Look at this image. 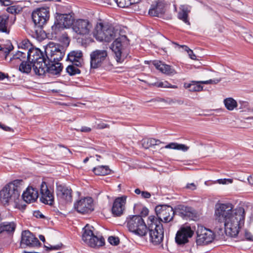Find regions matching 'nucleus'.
<instances>
[{
    "label": "nucleus",
    "instance_id": "1",
    "mask_svg": "<svg viewBox=\"0 0 253 253\" xmlns=\"http://www.w3.org/2000/svg\"><path fill=\"white\" fill-rule=\"evenodd\" d=\"M214 218L216 222L224 225L227 236L235 237L244 225L245 211L241 207L234 209L229 203H218L215 206Z\"/></svg>",
    "mask_w": 253,
    "mask_h": 253
},
{
    "label": "nucleus",
    "instance_id": "2",
    "mask_svg": "<svg viewBox=\"0 0 253 253\" xmlns=\"http://www.w3.org/2000/svg\"><path fill=\"white\" fill-rule=\"evenodd\" d=\"M24 182L16 179L6 184L0 191V202L3 205L16 203L20 197Z\"/></svg>",
    "mask_w": 253,
    "mask_h": 253
},
{
    "label": "nucleus",
    "instance_id": "3",
    "mask_svg": "<svg viewBox=\"0 0 253 253\" xmlns=\"http://www.w3.org/2000/svg\"><path fill=\"white\" fill-rule=\"evenodd\" d=\"M32 17L36 26L35 28H38V29H35L37 38L39 39L44 38L45 33L42 30V28L49 19V8L48 7L38 8L33 12Z\"/></svg>",
    "mask_w": 253,
    "mask_h": 253
},
{
    "label": "nucleus",
    "instance_id": "4",
    "mask_svg": "<svg viewBox=\"0 0 253 253\" xmlns=\"http://www.w3.org/2000/svg\"><path fill=\"white\" fill-rule=\"evenodd\" d=\"M115 41L111 44V48L115 55L117 62L122 63L128 55L126 47L128 44V41L126 36L121 35L118 30V35L115 36Z\"/></svg>",
    "mask_w": 253,
    "mask_h": 253
},
{
    "label": "nucleus",
    "instance_id": "5",
    "mask_svg": "<svg viewBox=\"0 0 253 253\" xmlns=\"http://www.w3.org/2000/svg\"><path fill=\"white\" fill-rule=\"evenodd\" d=\"M118 30L102 23H97L93 31V35L98 41L109 42L118 35Z\"/></svg>",
    "mask_w": 253,
    "mask_h": 253
},
{
    "label": "nucleus",
    "instance_id": "6",
    "mask_svg": "<svg viewBox=\"0 0 253 253\" xmlns=\"http://www.w3.org/2000/svg\"><path fill=\"white\" fill-rule=\"evenodd\" d=\"M148 231L150 241L154 245L160 244L164 238V228L161 223L154 215L148 217Z\"/></svg>",
    "mask_w": 253,
    "mask_h": 253
},
{
    "label": "nucleus",
    "instance_id": "7",
    "mask_svg": "<svg viewBox=\"0 0 253 253\" xmlns=\"http://www.w3.org/2000/svg\"><path fill=\"white\" fill-rule=\"evenodd\" d=\"M126 224L130 232L140 237H144L148 231V227L140 215H132L127 218Z\"/></svg>",
    "mask_w": 253,
    "mask_h": 253
},
{
    "label": "nucleus",
    "instance_id": "8",
    "mask_svg": "<svg viewBox=\"0 0 253 253\" xmlns=\"http://www.w3.org/2000/svg\"><path fill=\"white\" fill-rule=\"evenodd\" d=\"M55 18L54 24L51 27L52 32L55 34L65 28L72 27L75 20V14L72 11L68 13L57 12Z\"/></svg>",
    "mask_w": 253,
    "mask_h": 253
},
{
    "label": "nucleus",
    "instance_id": "9",
    "mask_svg": "<svg viewBox=\"0 0 253 253\" xmlns=\"http://www.w3.org/2000/svg\"><path fill=\"white\" fill-rule=\"evenodd\" d=\"M27 60L33 64V70L36 74H42L43 72L42 66L47 61L42 52L38 48H30L27 50Z\"/></svg>",
    "mask_w": 253,
    "mask_h": 253
},
{
    "label": "nucleus",
    "instance_id": "10",
    "mask_svg": "<svg viewBox=\"0 0 253 253\" xmlns=\"http://www.w3.org/2000/svg\"><path fill=\"white\" fill-rule=\"evenodd\" d=\"M93 28L92 22L86 18H78L74 21L72 29L77 35L80 37L89 35Z\"/></svg>",
    "mask_w": 253,
    "mask_h": 253
},
{
    "label": "nucleus",
    "instance_id": "11",
    "mask_svg": "<svg viewBox=\"0 0 253 253\" xmlns=\"http://www.w3.org/2000/svg\"><path fill=\"white\" fill-rule=\"evenodd\" d=\"M93 229L92 226L88 224L84 228V233L82 235L83 240L92 248L103 246L104 244V238L95 235L93 232Z\"/></svg>",
    "mask_w": 253,
    "mask_h": 253
},
{
    "label": "nucleus",
    "instance_id": "12",
    "mask_svg": "<svg viewBox=\"0 0 253 253\" xmlns=\"http://www.w3.org/2000/svg\"><path fill=\"white\" fill-rule=\"evenodd\" d=\"M44 50L49 61L59 62L65 54L63 47L52 42H49L45 46Z\"/></svg>",
    "mask_w": 253,
    "mask_h": 253
},
{
    "label": "nucleus",
    "instance_id": "13",
    "mask_svg": "<svg viewBox=\"0 0 253 253\" xmlns=\"http://www.w3.org/2000/svg\"><path fill=\"white\" fill-rule=\"evenodd\" d=\"M157 219L165 223L171 221L173 218L174 212L171 207L167 205L157 206L155 208Z\"/></svg>",
    "mask_w": 253,
    "mask_h": 253
},
{
    "label": "nucleus",
    "instance_id": "14",
    "mask_svg": "<svg viewBox=\"0 0 253 253\" xmlns=\"http://www.w3.org/2000/svg\"><path fill=\"white\" fill-rule=\"evenodd\" d=\"M108 53L106 50L96 49L90 54V67L96 69L102 66L107 60Z\"/></svg>",
    "mask_w": 253,
    "mask_h": 253
},
{
    "label": "nucleus",
    "instance_id": "15",
    "mask_svg": "<svg viewBox=\"0 0 253 253\" xmlns=\"http://www.w3.org/2000/svg\"><path fill=\"white\" fill-rule=\"evenodd\" d=\"M196 243L198 245H203L211 243L214 239V234L203 226H199L197 230Z\"/></svg>",
    "mask_w": 253,
    "mask_h": 253
},
{
    "label": "nucleus",
    "instance_id": "16",
    "mask_svg": "<svg viewBox=\"0 0 253 253\" xmlns=\"http://www.w3.org/2000/svg\"><path fill=\"white\" fill-rule=\"evenodd\" d=\"M40 245L41 243L38 239L29 230H25L22 232L21 246L23 248H34Z\"/></svg>",
    "mask_w": 253,
    "mask_h": 253
},
{
    "label": "nucleus",
    "instance_id": "17",
    "mask_svg": "<svg viewBox=\"0 0 253 253\" xmlns=\"http://www.w3.org/2000/svg\"><path fill=\"white\" fill-rule=\"evenodd\" d=\"M75 209L78 212L88 213L93 210V200L90 197L82 199L74 204Z\"/></svg>",
    "mask_w": 253,
    "mask_h": 253
},
{
    "label": "nucleus",
    "instance_id": "18",
    "mask_svg": "<svg viewBox=\"0 0 253 253\" xmlns=\"http://www.w3.org/2000/svg\"><path fill=\"white\" fill-rule=\"evenodd\" d=\"M15 20V16L10 17L6 14L0 15V32L8 35L10 32L11 27L14 23Z\"/></svg>",
    "mask_w": 253,
    "mask_h": 253
},
{
    "label": "nucleus",
    "instance_id": "19",
    "mask_svg": "<svg viewBox=\"0 0 253 253\" xmlns=\"http://www.w3.org/2000/svg\"><path fill=\"white\" fill-rule=\"evenodd\" d=\"M193 231L189 226L181 227L175 236V242L178 245H183L188 242V239L192 237Z\"/></svg>",
    "mask_w": 253,
    "mask_h": 253
},
{
    "label": "nucleus",
    "instance_id": "20",
    "mask_svg": "<svg viewBox=\"0 0 253 253\" xmlns=\"http://www.w3.org/2000/svg\"><path fill=\"white\" fill-rule=\"evenodd\" d=\"M40 193L41 194L40 200L42 203L49 205H52L53 204L54 196L53 192L48 188L45 182H42L41 184Z\"/></svg>",
    "mask_w": 253,
    "mask_h": 253
},
{
    "label": "nucleus",
    "instance_id": "21",
    "mask_svg": "<svg viewBox=\"0 0 253 253\" xmlns=\"http://www.w3.org/2000/svg\"><path fill=\"white\" fill-rule=\"evenodd\" d=\"M43 72L42 74H38V75H44L46 72L52 75H57L59 74L62 70L61 64L59 62L49 61L47 60L45 62L44 66H42Z\"/></svg>",
    "mask_w": 253,
    "mask_h": 253
},
{
    "label": "nucleus",
    "instance_id": "22",
    "mask_svg": "<svg viewBox=\"0 0 253 253\" xmlns=\"http://www.w3.org/2000/svg\"><path fill=\"white\" fill-rule=\"evenodd\" d=\"M57 197L66 203H71L72 201V193L71 188L59 185L56 187Z\"/></svg>",
    "mask_w": 253,
    "mask_h": 253
},
{
    "label": "nucleus",
    "instance_id": "23",
    "mask_svg": "<svg viewBox=\"0 0 253 253\" xmlns=\"http://www.w3.org/2000/svg\"><path fill=\"white\" fill-rule=\"evenodd\" d=\"M220 82V80H209L205 81H192L191 83L185 84V87L188 88L190 91H200L203 90V87L200 84H216Z\"/></svg>",
    "mask_w": 253,
    "mask_h": 253
},
{
    "label": "nucleus",
    "instance_id": "24",
    "mask_svg": "<svg viewBox=\"0 0 253 253\" xmlns=\"http://www.w3.org/2000/svg\"><path fill=\"white\" fill-rule=\"evenodd\" d=\"M126 202V197H118L115 199L112 208V211L114 215L118 216L123 213Z\"/></svg>",
    "mask_w": 253,
    "mask_h": 253
},
{
    "label": "nucleus",
    "instance_id": "25",
    "mask_svg": "<svg viewBox=\"0 0 253 253\" xmlns=\"http://www.w3.org/2000/svg\"><path fill=\"white\" fill-rule=\"evenodd\" d=\"M38 191L36 188L28 187L22 194L23 200L27 203L35 202L38 198Z\"/></svg>",
    "mask_w": 253,
    "mask_h": 253
},
{
    "label": "nucleus",
    "instance_id": "26",
    "mask_svg": "<svg viewBox=\"0 0 253 253\" xmlns=\"http://www.w3.org/2000/svg\"><path fill=\"white\" fill-rule=\"evenodd\" d=\"M67 60L74 63L77 66H81L83 61V52L81 50L71 51L68 54Z\"/></svg>",
    "mask_w": 253,
    "mask_h": 253
},
{
    "label": "nucleus",
    "instance_id": "27",
    "mask_svg": "<svg viewBox=\"0 0 253 253\" xmlns=\"http://www.w3.org/2000/svg\"><path fill=\"white\" fill-rule=\"evenodd\" d=\"M154 65L157 69L167 75H173L176 73L173 68L169 65L163 63L161 61H155Z\"/></svg>",
    "mask_w": 253,
    "mask_h": 253
},
{
    "label": "nucleus",
    "instance_id": "28",
    "mask_svg": "<svg viewBox=\"0 0 253 253\" xmlns=\"http://www.w3.org/2000/svg\"><path fill=\"white\" fill-rule=\"evenodd\" d=\"M178 13V18L183 21L185 23L190 25L188 19V14L190 11V6L188 5H182L179 8Z\"/></svg>",
    "mask_w": 253,
    "mask_h": 253
},
{
    "label": "nucleus",
    "instance_id": "29",
    "mask_svg": "<svg viewBox=\"0 0 253 253\" xmlns=\"http://www.w3.org/2000/svg\"><path fill=\"white\" fill-rule=\"evenodd\" d=\"M165 12L164 5L162 2L153 4L149 10V14L152 16H159Z\"/></svg>",
    "mask_w": 253,
    "mask_h": 253
},
{
    "label": "nucleus",
    "instance_id": "30",
    "mask_svg": "<svg viewBox=\"0 0 253 253\" xmlns=\"http://www.w3.org/2000/svg\"><path fill=\"white\" fill-rule=\"evenodd\" d=\"M16 225L14 222H3L0 224V234L4 233H10L15 230Z\"/></svg>",
    "mask_w": 253,
    "mask_h": 253
},
{
    "label": "nucleus",
    "instance_id": "31",
    "mask_svg": "<svg viewBox=\"0 0 253 253\" xmlns=\"http://www.w3.org/2000/svg\"><path fill=\"white\" fill-rule=\"evenodd\" d=\"M93 171L96 175H105L110 174L111 170L107 166H100L93 168Z\"/></svg>",
    "mask_w": 253,
    "mask_h": 253
},
{
    "label": "nucleus",
    "instance_id": "32",
    "mask_svg": "<svg viewBox=\"0 0 253 253\" xmlns=\"http://www.w3.org/2000/svg\"><path fill=\"white\" fill-rule=\"evenodd\" d=\"M166 149H171L174 150H181L183 152H186L188 150L189 147L185 144H178L175 142H171L165 146Z\"/></svg>",
    "mask_w": 253,
    "mask_h": 253
},
{
    "label": "nucleus",
    "instance_id": "33",
    "mask_svg": "<svg viewBox=\"0 0 253 253\" xmlns=\"http://www.w3.org/2000/svg\"><path fill=\"white\" fill-rule=\"evenodd\" d=\"M32 66H33L32 62H30L29 61L27 62L23 60L19 65V70L20 72L23 73L28 74L31 71Z\"/></svg>",
    "mask_w": 253,
    "mask_h": 253
},
{
    "label": "nucleus",
    "instance_id": "34",
    "mask_svg": "<svg viewBox=\"0 0 253 253\" xmlns=\"http://www.w3.org/2000/svg\"><path fill=\"white\" fill-rule=\"evenodd\" d=\"M223 103L226 108L229 111H232L237 107V102L231 97L225 99Z\"/></svg>",
    "mask_w": 253,
    "mask_h": 253
},
{
    "label": "nucleus",
    "instance_id": "35",
    "mask_svg": "<svg viewBox=\"0 0 253 253\" xmlns=\"http://www.w3.org/2000/svg\"><path fill=\"white\" fill-rule=\"evenodd\" d=\"M79 66H77L74 63L71 65H69L66 68V72L70 76H74L77 74H79L81 73L80 70L78 68Z\"/></svg>",
    "mask_w": 253,
    "mask_h": 253
},
{
    "label": "nucleus",
    "instance_id": "36",
    "mask_svg": "<svg viewBox=\"0 0 253 253\" xmlns=\"http://www.w3.org/2000/svg\"><path fill=\"white\" fill-rule=\"evenodd\" d=\"M27 50L24 49V51L18 50L13 56L12 59H19L22 61L25 59H27Z\"/></svg>",
    "mask_w": 253,
    "mask_h": 253
},
{
    "label": "nucleus",
    "instance_id": "37",
    "mask_svg": "<svg viewBox=\"0 0 253 253\" xmlns=\"http://www.w3.org/2000/svg\"><path fill=\"white\" fill-rule=\"evenodd\" d=\"M183 212L182 213L185 216H187L189 218H193L196 214V212L195 210L191 207H186L184 208Z\"/></svg>",
    "mask_w": 253,
    "mask_h": 253
},
{
    "label": "nucleus",
    "instance_id": "38",
    "mask_svg": "<svg viewBox=\"0 0 253 253\" xmlns=\"http://www.w3.org/2000/svg\"><path fill=\"white\" fill-rule=\"evenodd\" d=\"M118 6L122 8L128 7L131 5L130 0H114Z\"/></svg>",
    "mask_w": 253,
    "mask_h": 253
},
{
    "label": "nucleus",
    "instance_id": "39",
    "mask_svg": "<svg viewBox=\"0 0 253 253\" xmlns=\"http://www.w3.org/2000/svg\"><path fill=\"white\" fill-rule=\"evenodd\" d=\"M21 10V7L17 5H12L7 8L6 11L11 14H16L19 13Z\"/></svg>",
    "mask_w": 253,
    "mask_h": 253
},
{
    "label": "nucleus",
    "instance_id": "40",
    "mask_svg": "<svg viewBox=\"0 0 253 253\" xmlns=\"http://www.w3.org/2000/svg\"><path fill=\"white\" fill-rule=\"evenodd\" d=\"M13 48V46L11 43L2 46L0 45V51H1L5 53V56H6L9 52L12 50Z\"/></svg>",
    "mask_w": 253,
    "mask_h": 253
},
{
    "label": "nucleus",
    "instance_id": "41",
    "mask_svg": "<svg viewBox=\"0 0 253 253\" xmlns=\"http://www.w3.org/2000/svg\"><path fill=\"white\" fill-rule=\"evenodd\" d=\"M29 46H30V43L28 40L22 41L18 45L19 48H21V50L24 51V49L28 50Z\"/></svg>",
    "mask_w": 253,
    "mask_h": 253
},
{
    "label": "nucleus",
    "instance_id": "42",
    "mask_svg": "<svg viewBox=\"0 0 253 253\" xmlns=\"http://www.w3.org/2000/svg\"><path fill=\"white\" fill-rule=\"evenodd\" d=\"M108 242L110 243V244L117 246L119 244L120 240L118 237L110 236L108 238Z\"/></svg>",
    "mask_w": 253,
    "mask_h": 253
},
{
    "label": "nucleus",
    "instance_id": "43",
    "mask_svg": "<svg viewBox=\"0 0 253 253\" xmlns=\"http://www.w3.org/2000/svg\"><path fill=\"white\" fill-rule=\"evenodd\" d=\"M142 146L145 149H148L149 148L152 147V145L150 143V139L149 138L143 139L142 140Z\"/></svg>",
    "mask_w": 253,
    "mask_h": 253
},
{
    "label": "nucleus",
    "instance_id": "44",
    "mask_svg": "<svg viewBox=\"0 0 253 253\" xmlns=\"http://www.w3.org/2000/svg\"><path fill=\"white\" fill-rule=\"evenodd\" d=\"M245 236L247 240L253 241V235L248 231H245Z\"/></svg>",
    "mask_w": 253,
    "mask_h": 253
},
{
    "label": "nucleus",
    "instance_id": "45",
    "mask_svg": "<svg viewBox=\"0 0 253 253\" xmlns=\"http://www.w3.org/2000/svg\"><path fill=\"white\" fill-rule=\"evenodd\" d=\"M149 139L150 140V143L152 145V147L153 146H155V145H159L160 144H161L162 143V142L158 139H156L154 138H149Z\"/></svg>",
    "mask_w": 253,
    "mask_h": 253
},
{
    "label": "nucleus",
    "instance_id": "46",
    "mask_svg": "<svg viewBox=\"0 0 253 253\" xmlns=\"http://www.w3.org/2000/svg\"><path fill=\"white\" fill-rule=\"evenodd\" d=\"M1 5L9 6L12 4V1L10 0H0Z\"/></svg>",
    "mask_w": 253,
    "mask_h": 253
},
{
    "label": "nucleus",
    "instance_id": "47",
    "mask_svg": "<svg viewBox=\"0 0 253 253\" xmlns=\"http://www.w3.org/2000/svg\"><path fill=\"white\" fill-rule=\"evenodd\" d=\"M151 194L147 191H142L141 196L144 199H149L151 197Z\"/></svg>",
    "mask_w": 253,
    "mask_h": 253
},
{
    "label": "nucleus",
    "instance_id": "48",
    "mask_svg": "<svg viewBox=\"0 0 253 253\" xmlns=\"http://www.w3.org/2000/svg\"><path fill=\"white\" fill-rule=\"evenodd\" d=\"M186 188L188 189L194 190L197 188V185L194 183H188L186 186Z\"/></svg>",
    "mask_w": 253,
    "mask_h": 253
},
{
    "label": "nucleus",
    "instance_id": "49",
    "mask_svg": "<svg viewBox=\"0 0 253 253\" xmlns=\"http://www.w3.org/2000/svg\"><path fill=\"white\" fill-rule=\"evenodd\" d=\"M33 215L37 218H43L44 217V215L39 211H35Z\"/></svg>",
    "mask_w": 253,
    "mask_h": 253
},
{
    "label": "nucleus",
    "instance_id": "50",
    "mask_svg": "<svg viewBox=\"0 0 253 253\" xmlns=\"http://www.w3.org/2000/svg\"><path fill=\"white\" fill-rule=\"evenodd\" d=\"M91 128L89 127L83 126H82L80 129H77L78 131L81 132H88L91 131Z\"/></svg>",
    "mask_w": 253,
    "mask_h": 253
},
{
    "label": "nucleus",
    "instance_id": "51",
    "mask_svg": "<svg viewBox=\"0 0 253 253\" xmlns=\"http://www.w3.org/2000/svg\"><path fill=\"white\" fill-rule=\"evenodd\" d=\"M107 127H109V125L104 123L99 124L96 126V128L98 129H103Z\"/></svg>",
    "mask_w": 253,
    "mask_h": 253
},
{
    "label": "nucleus",
    "instance_id": "52",
    "mask_svg": "<svg viewBox=\"0 0 253 253\" xmlns=\"http://www.w3.org/2000/svg\"><path fill=\"white\" fill-rule=\"evenodd\" d=\"M188 53L191 59L193 60H195L196 59V56L194 54L193 51L190 49H188Z\"/></svg>",
    "mask_w": 253,
    "mask_h": 253
},
{
    "label": "nucleus",
    "instance_id": "53",
    "mask_svg": "<svg viewBox=\"0 0 253 253\" xmlns=\"http://www.w3.org/2000/svg\"><path fill=\"white\" fill-rule=\"evenodd\" d=\"M164 87H169V88H177V86L176 85H171L170 84H169L167 82H164Z\"/></svg>",
    "mask_w": 253,
    "mask_h": 253
},
{
    "label": "nucleus",
    "instance_id": "54",
    "mask_svg": "<svg viewBox=\"0 0 253 253\" xmlns=\"http://www.w3.org/2000/svg\"><path fill=\"white\" fill-rule=\"evenodd\" d=\"M61 245H57L56 246H51L50 245V247H47L48 249H49L50 250H57L61 249Z\"/></svg>",
    "mask_w": 253,
    "mask_h": 253
},
{
    "label": "nucleus",
    "instance_id": "55",
    "mask_svg": "<svg viewBox=\"0 0 253 253\" xmlns=\"http://www.w3.org/2000/svg\"><path fill=\"white\" fill-rule=\"evenodd\" d=\"M226 181H229L230 183H232V180L230 179H224L218 180L219 183H221V184H225Z\"/></svg>",
    "mask_w": 253,
    "mask_h": 253
},
{
    "label": "nucleus",
    "instance_id": "56",
    "mask_svg": "<svg viewBox=\"0 0 253 253\" xmlns=\"http://www.w3.org/2000/svg\"><path fill=\"white\" fill-rule=\"evenodd\" d=\"M8 75L2 72H0V81H2L5 78H8Z\"/></svg>",
    "mask_w": 253,
    "mask_h": 253
},
{
    "label": "nucleus",
    "instance_id": "57",
    "mask_svg": "<svg viewBox=\"0 0 253 253\" xmlns=\"http://www.w3.org/2000/svg\"><path fill=\"white\" fill-rule=\"evenodd\" d=\"M248 180L250 184L253 185V174L248 177Z\"/></svg>",
    "mask_w": 253,
    "mask_h": 253
},
{
    "label": "nucleus",
    "instance_id": "58",
    "mask_svg": "<svg viewBox=\"0 0 253 253\" xmlns=\"http://www.w3.org/2000/svg\"><path fill=\"white\" fill-rule=\"evenodd\" d=\"M134 192L135 194H136L137 195H139V194L141 195L142 191H141V190L137 188L134 190Z\"/></svg>",
    "mask_w": 253,
    "mask_h": 253
},
{
    "label": "nucleus",
    "instance_id": "59",
    "mask_svg": "<svg viewBox=\"0 0 253 253\" xmlns=\"http://www.w3.org/2000/svg\"><path fill=\"white\" fill-rule=\"evenodd\" d=\"M140 0H130V2H131V5H132V4H133L135 3H138L140 1Z\"/></svg>",
    "mask_w": 253,
    "mask_h": 253
},
{
    "label": "nucleus",
    "instance_id": "60",
    "mask_svg": "<svg viewBox=\"0 0 253 253\" xmlns=\"http://www.w3.org/2000/svg\"><path fill=\"white\" fill-rule=\"evenodd\" d=\"M39 238H40V239L42 241V242H45V238H44V236H43V235H40L39 236Z\"/></svg>",
    "mask_w": 253,
    "mask_h": 253
},
{
    "label": "nucleus",
    "instance_id": "61",
    "mask_svg": "<svg viewBox=\"0 0 253 253\" xmlns=\"http://www.w3.org/2000/svg\"><path fill=\"white\" fill-rule=\"evenodd\" d=\"M157 86L158 87H164V82L159 83L158 84Z\"/></svg>",
    "mask_w": 253,
    "mask_h": 253
},
{
    "label": "nucleus",
    "instance_id": "62",
    "mask_svg": "<svg viewBox=\"0 0 253 253\" xmlns=\"http://www.w3.org/2000/svg\"><path fill=\"white\" fill-rule=\"evenodd\" d=\"M183 48L188 52V50L189 49L187 46L183 45L182 46Z\"/></svg>",
    "mask_w": 253,
    "mask_h": 253
},
{
    "label": "nucleus",
    "instance_id": "63",
    "mask_svg": "<svg viewBox=\"0 0 253 253\" xmlns=\"http://www.w3.org/2000/svg\"><path fill=\"white\" fill-rule=\"evenodd\" d=\"M89 160V158L88 157H86L85 159L84 160V163H86Z\"/></svg>",
    "mask_w": 253,
    "mask_h": 253
},
{
    "label": "nucleus",
    "instance_id": "64",
    "mask_svg": "<svg viewBox=\"0 0 253 253\" xmlns=\"http://www.w3.org/2000/svg\"><path fill=\"white\" fill-rule=\"evenodd\" d=\"M243 105L246 107L248 105V103L246 102H243Z\"/></svg>",
    "mask_w": 253,
    "mask_h": 253
}]
</instances>
